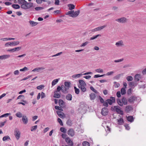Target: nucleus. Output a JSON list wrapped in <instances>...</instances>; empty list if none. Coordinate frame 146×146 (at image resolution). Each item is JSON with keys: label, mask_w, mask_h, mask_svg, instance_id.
Segmentation results:
<instances>
[{"label": "nucleus", "mask_w": 146, "mask_h": 146, "mask_svg": "<svg viewBox=\"0 0 146 146\" xmlns=\"http://www.w3.org/2000/svg\"><path fill=\"white\" fill-rule=\"evenodd\" d=\"M117 104L121 106H123V105H125L127 104V100L125 97H123L121 100L120 99L117 98Z\"/></svg>", "instance_id": "1"}, {"label": "nucleus", "mask_w": 146, "mask_h": 146, "mask_svg": "<svg viewBox=\"0 0 146 146\" xmlns=\"http://www.w3.org/2000/svg\"><path fill=\"white\" fill-rule=\"evenodd\" d=\"M33 3H28L26 1L23 4L21 5V8L24 9H29L33 6Z\"/></svg>", "instance_id": "2"}, {"label": "nucleus", "mask_w": 146, "mask_h": 146, "mask_svg": "<svg viewBox=\"0 0 146 146\" xmlns=\"http://www.w3.org/2000/svg\"><path fill=\"white\" fill-rule=\"evenodd\" d=\"M86 105L84 102H82L80 103V108L78 110L79 111L81 112L84 113L85 112L86 110Z\"/></svg>", "instance_id": "3"}, {"label": "nucleus", "mask_w": 146, "mask_h": 146, "mask_svg": "<svg viewBox=\"0 0 146 146\" xmlns=\"http://www.w3.org/2000/svg\"><path fill=\"white\" fill-rule=\"evenodd\" d=\"M14 135L17 140H18L20 136L21 133L18 128H15L14 131Z\"/></svg>", "instance_id": "4"}, {"label": "nucleus", "mask_w": 146, "mask_h": 146, "mask_svg": "<svg viewBox=\"0 0 146 146\" xmlns=\"http://www.w3.org/2000/svg\"><path fill=\"white\" fill-rule=\"evenodd\" d=\"M115 21L119 23H124L127 21V19L124 17L120 18L115 20Z\"/></svg>", "instance_id": "5"}, {"label": "nucleus", "mask_w": 146, "mask_h": 146, "mask_svg": "<svg viewBox=\"0 0 146 146\" xmlns=\"http://www.w3.org/2000/svg\"><path fill=\"white\" fill-rule=\"evenodd\" d=\"M137 100V97L135 96H131L128 99V101L132 104L134 103Z\"/></svg>", "instance_id": "6"}, {"label": "nucleus", "mask_w": 146, "mask_h": 146, "mask_svg": "<svg viewBox=\"0 0 146 146\" xmlns=\"http://www.w3.org/2000/svg\"><path fill=\"white\" fill-rule=\"evenodd\" d=\"M114 109L115 110L116 112L119 114L123 115V111L121 110L120 108L118 106H115L113 107Z\"/></svg>", "instance_id": "7"}, {"label": "nucleus", "mask_w": 146, "mask_h": 146, "mask_svg": "<svg viewBox=\"0 0 146 146\" xmlns=\"http://www.w3.org/2000/svg\"><path fill=\"white\" fill-rule=\"evenodd\" d=\"M115 98L114 97H110L109 99L106 100L108 104L110 105H111L113 103H115Z\"/></svg>", "instance_id": "8"}, {"label": "nucleus", "mask_w": 146, "mask_h": 146, "mask_svg": "<svg viewBox=\"0 0 146 146\" xmlns=\"http://www.w3.org/2000/svg\"><path fill=\"white\" fill-rule=\"evenodd\" d=\"M72 13L70 15V17H77L79 15L80 12V10H79L75 11H74V10H72Z\"/></svg>", "instance_id": "9"}, {"label": "nucleus", "mask_w": 146, "mask_h": 146, "mask_svg": "<svg viewBox=\"0 0 146 146\" xmlns=\"http://www.w3.org/2000/svg\"><path fill=\"white\" fill-rule=\"evenodd\" d=\"M108 113V108L106 107H104L102 108L101 111V114L103 116L106 115Z\"/></svg>", "instance_id": "10"}, {"label": "nucleus", "mask_w": 146, "mask_h": 146, "mask_svg": "<svg viewBox=\"0 0 146 146\" xmlns=\"http://www.w3.org/2000/svg\"><path fill=\"white\" fill-rule=\"evenodd\" d=\"M65 141L68 145L73 146V142L69 137L66 138Z\"/></svg>", "instance_id": "11"}, {"label": "nucleus", "mask_w": 146, "mask_h": 146, "mask_svg": "<svg viewBox=\"0 0 146 146\" xmlns=\"http://www.w3.org/2000/svg\"><path fill=\"white\" fill-rule=\"evenodd\" d=\"M22 120L23 123L25 124H26L28 122V119L27 117L25 115H23L22 118Z\"/></svg>", "instance_id": "12"}, {"label": "nucleus", "mask_w": 146, "mask_h": 146, "mask_svg": "<svg viewBox=\"0 0 146 146\" xmlns=\"http://www.w3.org/2000/svg\"><path fill=\"white\" fill-rule=\"evenodd\" d=\"M61 90L64 93H66L68 92V90L69 88L63 85L61 86Z\"/></svg>", "instance_id": "13"}, {"label": "nucleus", "mask_w": 146, "mask_h": 146, "mask_svg": "<svg viewBox=\"0 0 146 146\" xmlns=\"http://www.w3.org/2000/svg\"><path fill=\"white\" fill-rule=\"evenodd\" d=\"M68 135L72 137L74 135V131L72 129H70L68 131Z\"/></svg>", "instance_id": "14"}, {"label": "nucleus", "mask_w": 146, "mask_h": 146, "mask_svg": "<svg viewBox=\"0 0 146 146\" xmlns=\"http://www.w3.org/2000/svg\"><path fill=\"white\" fill-rule=\"evenodd\" d=\"M10 56L9 54H5L0 56V60H5L8 58Z\"/></svg>", "instance_id": "15"}, {"label": "nucleus", "mask_w": 146, "mask_h": 146, "mask_svg": "<svg viewBox=\"0 0 146 146\" xmlns=\"http://www.w3.org/2000/svg\"><path fill=\"white\" fill-rule=\"evenodd\" d=\"M115 44L117 47L122 46L124 45L123 42L122 40L116 42Z\"/></svg>", "instance_id": "16"}, {"label": "nucleus", "mask_w": 146, "mask_h": 146, "mask_svg": "<svg viewBox=\"0 0 146 146\" xmlns=\"http://www.w3.org/2000/svg\"><path fill=\"white\" fill-rule=\"evenodd\" d=\"M133 109V108L131 106H128L126 107L125 111L127 113H128L132 110Z\"/></svg>", "instance_id": "17"}, {"label": "nucleus", "mask_w": 146, "mask_h": 146, "mask_svg": "<svg viewBox=\"0 0 146 146\" xmlns=\"http://www.w3.org/2000/svg\"><path fill=\"white\" fill-rule=\"evenodd\" d=\"M79 84L78 85V87L84 86H86V84L85 82L83 80H79Z\"/></svg>", "instance_id": "18"}, {"label": "nucleus", "mask_w": 146, "mask_h": 146, "mask_svg": "<svg viewBox=\"0 0 146 146\" xmlns=\"http://www.w3.org/2000/svg\"><path fill=\"white\" fill-rule=\"evenodd\" d=\"M44 68L43 67H38L33 69L32 71V72H39L40 70L44 69Z\"/></svg>", "instance_id": "19"}, {"label": "nucleus", "mask_w": 146, "mask_h": 146, "mask_svg": "<svg viewBox=\"0 0 146 146\" xmlns=\"http://www.w3.org/2000/svg\"><path fill=\"white\" fill-rule=\"evenodd\" d=\"M140 75L139 74H136L135 76V80L136 82H138L139 80L141 78Z\"/></svg>", "instance_id": "20"}, {"label": "nucleus", "mask_w": 146, "mask_h": 146, "mask_svg": "<svg viewBox=\"0 0 146 146\" xmlns=\"http://www.w3.org/2000/svg\"><path fill=\"white\" fill-rule=\"evenodd\" d=\"M66 98L68 100L71 101L72 100V96L71 94H68L66 96Z\"/></svg>", "instance_id": "21"}, {"label": "nucleus", "mask_w": 146, "mask_h": 146, "mask_svg": "<svg viewBox=\"0 0 146 146\" xmlns=\"http://www.w3.org/2000/svg\"><path fill=\"white\" fill-rule=\"evenodd\" d=\"M127 119L128 121L131 122H133V117L132 116H130L127 117Z\"/></svg>", "instance_id": "22"}, {"label": "nucleus", "mask_w": 146, "mask_h": 146, "mask_svg": "<svg viewBox=\"0 0 146 146\" xmlns=\"http://www.w3.org/2000/svg\"><path fill=\"white\" fill-rule=\"evenodd\" d=\"M3 141H9L10 140V138L9 136L7 135L4 137L2 139Z\"/></svg>", "instance_id": "23"}, {"label": "nucleus", "mask_w": 146, "mask_h": 146, "mask_svg": "<svg viewBox=\"0 0 146 146\" xmlns=\"http://www.w3.org/2000/svg\"><path fill=\"white\" fill-rule=\"evenodd\" d=\"M12 46L17 45L19 44V42L18 41H14L11 42Z\"/></svg>", "instance_id": "24"}, {"label": "nucleus", "mask_w": 146, "mask_h": 146, "mask_svg": "<svg viewBox=\"0 0 146 146\" xmlns=\"http://www.w3.org/2000/svg\"><path fill=\"white\" fill-rule=\"evenodd\" d=\"M68 6L69 7V9L70 10H72L75 8V6L74 5L70 4L68 5Z\"/></svg>", "instance_id": "25"}, {"label": "nucleus", "mask_w": 146, "mask_h": 146, "mask_svg": "<svg viewBox=\"0 0 146 146\" xmlns=\"http://www.w3.org/2000/svg\"><path fill=\"white\" fill-rule=\"evenodd\" d=\"M56 91H54V97L56 98H59L60 97V94L57 93Z\"/></svg>", "instance_id": "26"}, {"label": "nucleus", "mask_w": 146, "mask_h": 146, "mask_svg": "<svg viewBox=\"0 0 146 146\" xmlns=\"http://www.w3.org/2000/svg\"><path fill=\"white\" fill-rule=\"evenodd\" d=\"M29 23L32 27L35 26L38 24L37 23L35 22L34 21H30Z\"/></svg>", "instance_id": "27"}, {"label": "nucleus", "mask_w": 146, "mask_h": 146, "mask_svg": "<svg viewBox=\"0 0 146 146\" xmlns=\"http://www.w3.org/2000/svg\"><path fill=\"white\" fill-rule=\"evenodd\" d=\"M59 105L61 107L63 106L64 105V103L63 101L61 99L59 100Z\"/></svg>", "instance_id": "28"}, {"label": "nucleus", "mask_w": 146, "mask_h": 146, "mask_svg": "<svg viewBox=\"0 0 146 146\" xmlns=\"http://www.w3.org/2000/svg\"><path fill=\"white\" fill-rule=\"evenodd\" d=\"M117 120L118 124L121 125L123 124L124 121L123 119L120 118L119 119H117Z\"/></svg>", "instance_id": "29"}, {"label": "nucleus", "mask_w": 146, "mask_h": 146, "mask_svg": "<svg viewBox=\"0 0 146 146\" xmlns=\"http://www.w3.org/2000/svg\"><path fill=\"white\" fill-rule=\"evenodd\" d=\"M59 79H57L53 80L52 82V86H54L56 84V83L58 82Z\"/></svg>", "instance_id": "30"}, {"label": "nucleus", "mask_w": 146, "mask_h": 146, "mask_svg": "<svg viewBox=\"0 0 146 146\" xmlns=\"http://www.w3.org/2000/svg\"><path fill=\"white\" fill-rule=\"evenodd\" d=\"M11 113H7L3 114L0 116V118L3 117H6L9 115H11Z\"/></svg>", "instance_id": "31"}, {"label": "nucleus", "mask_w": 146, "mask_h": 146, "mask_svg": "<svg viewBox=\"0 0 146 146\" xmlns=\"http://www.w3.org/2000/svg\"><path fill=\"white\" fill-rule=\"evenodd\" d=\"M16 116L19 118L22 117L23 116L21 113L20 112H18L17 113L15 114Z\"/></svg>", "instance_id": "32"}, {"label": "nucleus", "mask_w": 146, "mask_h": 146, "mask_svg": "<svg viewBox=\"0 0 146 146\" xmlns=\"http://www.w3.org/2000/svg\"><path fill=\"white\" fill-rule=\"evenodd\" d=\"M101 35L100 34H98L96 35L93 36L91 37L90 39V40H93L96 39L98 36H101Z\"/></svg>", "instance_id": "33"}, {"label": "nucleus", "mask_w": 146, "mask_h": 146, "mask_svg": "<svg viewBox=\"0 0 146 146\" xmlns=\"http://www.w3.org/2000/svg\"><path fill=\"white\" fill-rule=\"evenodd\" d=\"M70 84V82H68L66 81L64 83V86L67 87L68 88H69Z\"/></svg>", "instance_id": "34"}, {"label": "nucleus", "mask_w": 146, "mask_h": 146, "mask_svg": "<svg viewBox=\"0 0 146 146\" xmlns=\"http://www.w3.org/2000/svg\"><path fill=\"white\" fill-rule=\"evenodd\" d=\"M90 96L91 100L94 99L96 97L95 94L94 93H91L90 94Z\"/></svg>", "instance_id": "35"}, {"label": "nucleus", "mask_w": 146, "mask_h": 146, "mask_svg": "<svg viewBox=\"0 0 146 146\" xmlns=\"http://www.w3.org/2000/svg\"><path fill=\"white\" fill-rule=\"evenodd\" d=\"M125 88H122L121 90V93L122 95L125 94L126 93Z\"/></svg>", "instance_id": "36"}, {"label": "nucleus", "mask_w": 146, "mask_h": 146, "mask_svg": "<svg viewBox=\"0 0 146 146\" xmlns=\"http://www.w3.org/2000/svg\"><path fill=\"white\" fill-rule=\"evenodd\" d=\"M12 6L15 9H19L20 7L19 5L18 4H13L12 5Z\"/></svg>", "instance_id": "37"}, {"label": "nucleus", "mask_w": 146, "mask_h": 146, "mask_svg": "<svg viewBox=\"0 0 146 146\" xmlns=\"http://www.w3.org/2000/svg\"><path fill=\"white\" fill-rule=\"evenodd\" d=\"M86 86H82L79 87L81 89V90L83 92H85L86 91V88H85Z\"/></svg>", "instance_id": "38"}, {"label": "nucleus", "mask_w": 146, "mask_h": 146, "mask_svg": "<svg viewBox=\"0 0 146 146\" xmlns=\"http://www.w3.org/2000/svg\"><path fill=\"white\" fill-rule=\"evenodd\" d=\"M83 146H90L89 143L87 141H84L82 143Z\"/></svg>", "instance_id": "39"}, {"label": "nucleus", "mask_w": 146, "mask_h": 146, "mask_svg": "<svg viewBox=\"0 0 146 146\" xmlns=\"http://www.w3.org/2000/svg\"><path fill=\"white\" fill-rule=\"evenodd\" d=\"M106 27V25H104L103 26H100L99 27H97L96 28L97 31H100L102 29H103L104 28Z\"/></svg>", "instance_id": "40"}, {"label": "nucleus", "mask_w": 146, "mask_h": 146, "mask_svg": "<svg viewBox=\"0 0 146 146\" xmlns=\"http://www.w3.org/2000/svg\"><path fill=\"white\" fill-rule=\"evenodd\" d=\"M126 79L128 81H132L133 80V78L131 76H128L126 77Z\"/></svg>", "instance_id": "41"}, {"label": "nucleus", "mask_w": 146, "mask_h": 146, "mask_svg": "<svg viewBox=\"0 0 146 146\" xmlns=\"http://www.w3.org/2000/svg\"><path fill=\"white\" fill-rule=\"evenodd\" d=\"M74 88L75 90V93L77 94H79L80 92V90L78 88H77L75 86L74 87Z\"/></svg>", "instance_id": "42"}, {"label": "nucleus", "mask_w": 146, "mask_h": 146, "mask_svg": "<svg viewBox=\"0 0 146 146\" xmlns=\"http://www.w3.org/2000/svg\"><path fill=\"white\" fill-rule=\"evenodd\" d=\"M129 85L130 86H132L134 87L137 85L136 84H135L134 82H131L129 83Z\"/></svg>", "instance_id": "43"}, {"label": "nucleus", "mask_w": 146, "mask_h": 146, "mask_svg": "<svg viewBox=\"0 0 146 146\" xmlns=\"http://www.w3.org/2000/svg\"><path fill=\"white\" fill-rule=\"evenodd\" d=\"M95 71L99 73H101L103 72V70L101 68L97 69L95 70Z\"/></svg>", "instance_id": "44"}, {"label": "nucleus", "mask_w": 146, "mask_h": 146, "mask_svg": "<svg viewBox=\"0 0 146 146\" xmlns=\"http://www.w3.org/2000/svg\"><path fill=\"white\" fill-rule=\"evenodd\" d=\"M37 128V125H35L32 127L31 131H32L34 130H36Z\"/></svg>", "instance_id": "45"}, {"label": "nucleus", "mask_w": 146, "mask_h": 146, "mask_svg": "<svg viewBox=\"0 0 146 146\" xmlns=\"http://www.w3.org/2000/svg\"><path fill=\"white\" fill-rule=\"evenodd\" d=\"M60 131L64 133H65L66 132V130L64 127H61L60 128Z\"/></svg>", "instance_id": "46"}, {"label": "nucleus", "mask_w": 146, "mask_h": 146, "mask_svg": "<svg viewBox=\"0 0 146 146\" xmlns=\"http://www.w3.org/2000/svg\"><path fill=\"white\" fill-rule=\"evenodd\" d=\"M89 42L88 41H86L85 42L82 43L81 45H80L81 47H84L87 44H88L89 43Z\"/></svg>", "instance_id": "47"}, {"label": "nucleus", "mask_w": 146, "mask_h": 146, "mask_svg": "<svg viewBox=\"0 0 146 146\" xmlns=\"http://www.w3.org/2000/svg\"><path fill=\"white\" fill-rule=\"evenodd\" d=\"M90 89L92 90L95 93L97 94L98 93V92L95 89L94 87L92 86H91L90 87Z\"/></svg>", "instance_id": "48"}, {"label": "nucleus", "mask_w": 146, "mask_h": 146, "mask_svg": "<svg viewBox=\"0 0 146 146\" xmlns=\"http://www.w3.org/2000/svg\"><path fill=\"white\" fill-rule=\"evenodd\" d=\"M44 87V86L43 85H40L37 87L36 88L38 90H41Z\"/></svg>", "instance_id": "49"}, {"label": "nucleus", "mask_w": 146, "mask_h": 146, "mask_svg": "<svg viewBox=\"0 0 146 146\" xmlns=\"http://www.w3.org/2000/svg\"><path fill=\"white\" fill-rule=\"evenodd\" d=\"M44 9V8L42 7H36L35 8V9L36 11H38L40 10H42Z\"/></svg>", "instance_id": "50"}, {"label": "nucleus", "mask_w": 146, "mask_h": 146, "mask_svg": "<svg viewBox=\"0 0 146 146\" xmlns=\"http://www.w3.org/2000/svg\"><path fill=\"white\" fill-rule=\"evenodd\" d=\"M11 42H9L5 43V45L6 47H8L9 46H11Z\"/></svg>", "instance_id": "51"}, {"label": "nucleus", "mask_w": 146, "mask_h": 146, "mask_svg": "<svg viewBox=\"0 0 146 146\" xmlns=\"http://www.w3.org/2000/svg\"><path fill=\"white\" fill-rule=\"evenodd\" d=\"M102 104H103V106H104L108 107V103L106 100V101H104V102Z\"/></svg>", "instance_id": "52"}, {"label": "nucleus", "mask_w": 146, "mask_h": 146, "mask_svg": "<svg viewBox=\"0 0 146 146\" xmlns=\"http://www.w3.org/2000/svg\"><path fill=\"white\" fill-rule=\"evenodd\" d=\"M58 121L61 125H63V124L61 119L60 118H58L57 119Z\"/></svg>", "instance_id": "53"}, {"label": "nucleus", "mask_w": 146, "mask_h": 146, "mask_svg": "<svg viewBox=\"0 0 146 146\" xmlns=\"http://www.w3.org/2000/svg\"><path fill=\"white\" fill-rule=\"evenodd\" d=\"M25 0H18V3L19 4H23L24 3Z\"/></svg>", "instance_id": "54"}, {"label": "nucleus", "mask_w": 146, "mask_h": 146, "mask_svg": "<svg viewBox=\"0 0 146 146\" xmlns=\"http://www.w3.org/2000/svg\"><path fill=\"white\" fill-rule=\"evenodd\" d=\"M21 47H16L14 48V51H18L20 50L21 49Z\"/></svg>", "instance_id": "55"}, {"label": "nucleus", "mask_w": 146, "mask_h": 146, "mask_svg": "<svg viewBox=\"0 0 146 146\" xmlns=\"http://www.w3.org/2000/svg\"><path fill=\"white\" fill-rule=\"evenodd\" d=\"M56 113L59 117L61 118H62V114H61V112L60 111H57Z\"/></svg>", "instance_id": "56"}, {"label": "nucleus", "mask_w": 146, "mask_h": 146, "mask_svg": "<svg viewBox=\"0 0 146 146\" xmlns=\"http://www.w3.org/2000/svg\"><path fill=\"white\" fill-rule=\"evenodd\" d=\"M123 59L122 58V59H118V60H115L114 61V62H121L123 61Z\"/></svg>", "instance_id": "57"}, {"label": "nucleus", "mask_w": 146, "mask_h": 146, "mask_svg": "<svg viewBox=\"0 0 146 146\" xmlns=\"http://www.w3.org/2000/svg\"><path fill=\"white\" fill-rule=\"evenodd\" d=\"M124 126L125 127V128L126 130H129V129L130 128L128 124H125L124 125Z\"/></svg>", "instance_id": "58"}, {"label": "nucleus", "mask_w": 146, "mask_h": 146, "mask_svg": "<svg viewBox=\"0 0 146 146\" xmlns=\"http://www.w3.org/2000/svg\"><path fill=\"white\" fill-rule=\"evenodd\" d=\"M28 70V68L26 67H24L22 69H20V71H24L25 70Z\"/></svg>", "instance_id": "59"}, {"label": "nucleus", "mask_w": 146, "mask_h": 146, "mask_svg": "<svg viewBox=\"0 0 146 146\" xmlns=\"http://www.w3.org/2000/svg\"><path fill=\"white\" fill-rule=\"evenodd\" d=\"M7 120H6L5 121L3 122H1L0 123V127H1L3 126L6 123V122Z\"/></svg>", "instance_id": "60"}, {"label": "nucleus", "mask_w": 146, "mask_h": 146, "mask_svg": "<svg viewBox=\"0 0 146 146\" xmlns=\"http://www.w3.org/2000/svg\"><path fill=\"white\" fill-rule=\"evenodd\" d=\"M116 95L117 97L120 98L121 96V92L120 91H118L116 93Z\"/></svg>", "instance_id": "61"}, {"label": "nucleus", "mask_w": 146, "mask_h": 146, "mask_svg": "<svg viewBox=\"0 0 146 146\" xmlns=\"http://www.w3.org/2000/svg\"><path fill=\"white\" fill-rule=\"evenodd\" d=\"M99 99L100 101V102L102 104L104 102V99L100 96H99Z\"/></svg>", "instance_id": "62"}, {"label": "nucleus", "mask_w": 146, "mask_h": 146, "mask_svg": "<svg viewBox=\"0 0 146 146\" xmlns=\"http://www.w3.org/2000/svg\"><path fill=\"white\" fill-rule=\"evenodd\" d=\"M61 90V87L60 86H58L57 88V90L55 91H56V92H59L60 90Z\"/></svg>", "instance_id": "63"}, {"label": "nucleus", "mask_w": 146, "mask_h": 146, "mask_svg": "<svg viewBox=\"0 0 146 146\" xmlns=\"http://www.w3.org/2000/svg\"><path fill=\"white\" fill-rule=\"evenodd\" d=\"M113 73V71H110L107 72L106 74V75L108 76H109L112 74Z\"/></svg>", "instance_id": "64"}]
</instances>
